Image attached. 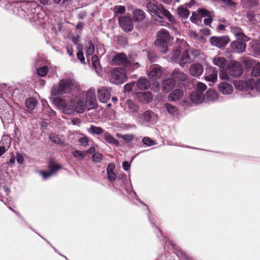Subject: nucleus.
<instances>
[{"label": "nucleus", "instance_id": "45", "mask_svg": "<svg viewBox=\"0 0 260 260\" xmlns=\"http://www.w3.org/2000/svg\"><path fill=\"white\" fill-rule=\"evenodd\" d=\"M125 142L129 143L134 139V136L133 134L123 135L120 136Z\"/></svg>", "mask_w": 260, "mask_h": 260}, {"label": "nucleus", "instance_id": "36", "mask_svg": "<svg viewBox=\"0 0 260 260\" xmlns=\"http://www.w3.org/2000/svg\"><path fill=\"white\" fill-rule=\"evenodd\" d=\"M127 107L131 112L136 113L138 111V107L131 100H127L125 103Z\"/></svg>", "mask_w": 260, "mask_h": 260}, {"label": "nucleus", "instance_id": "23", "mask_svg": "<svg viewBox=\"0 0 260 260\" xmlns=\"http://www.w3.org/2000/svg\"><path fill=\"white\" fill-rule=\"evenodd\" d=\"M198 11L202 17H207L204 20V23L206 25L210 24L212 21V12L204 9H199Z\"/></svg>", "mask_w": 260, "mask_h": 260}, {"label": "nucleus", "instance_id": "28", "mask_svg": "<svg viewBox=\"0 0 260 260\" xmlns=\"http://www.w3.org/2000/svg\"><path fill=\"white\" fill-rule=\"evenodd\" d=\"M218 96L217 91L214 89H211L206 92V95H205V100L206 101L214 102L217 100Z\"/></svg>", "mask_w": 260, "mask_h": 260}, {"label": "nucleus", "instance_id": "51", "mask_svg": "<svg viewBox=\"0 0 260 260\" xmlns=\"http://www.w3.org/2000/svg\"><path fill=\"white\" fill-rule=\"evenodd\" d=\"M92 66L94 68L96 73L98 74H99L100 72L101 71V67L99 61H96V62H95V63H93Z\"/></svg>", "mask_w": 260, "mask_h": 260}, {"label": "nucleus", "instance_id": "11", "mask_svg": "<svg viewBox=\"0 0 260 260\" xmlns=\"http://www.w3.org/2000/svg\"><path fill=\"white\" fill-rule=\"evenodd\" d=\"M120 26L124 31H130L133 28V23L129 16H123L119 18Z\"/></svg>", "mask_w": 260, "mask_h": 260}, {"label": "nucleus", "instance_id": "39", "mask_svg": "<svg viewBox=\"0 0 260 260\" xmlns=\"http://www.w3.org/2000/svg\"><path fill=\"white\" fill-rule=\"evenodd\" d=\"M73 155L78 160H82L86 156L85 151L74 150L72 152Z\"/></svg>", "mask_w": 260, "mask_h": 260}, {"label": "nucleus", "instance_id": "53", "mask_svg": "<svg viewBox=\"0 0 260 260\" xmlns=\"http://www.w3.org/2000/svg\"><path fill=\"white\" fill-rule=\"evenodd\" d=\"M107 177L109 180L111 182L116 180V175L114 172L107 173Z\"/></svg>", "mask_w": 260, "mask_h": 260}, {"label": "nucleus", "instance_id": "52", "mask_svg": "<svg viewBox=\"0 0 260 260\" xmlns=\"http://www.w3.org/2000/svg\"><path fill=\"white\" fill-rule=\"evenodd\" d=\"M128 67H132L133 68V70L138 68L140 67V64L138 62H132L131 59L128 60Z\"/></svg>", "mask_w": 260, "mask_h": 260}, {"label": "nucleus", "instance_id": "47", "mask_svg": "<svg viewBox=\"0 0 260 260\" xmlns=\"http://www.w3.org/2000/svg\"><path fill=\"white\" fill-rule=\"evenodd\" d=\"M114 11L117 14H124L125 12V8L123 6H117L114 7Z\"/></svg>", "mask_w": 260, "mask_h": 260}, {"label": "nucleus", "instance_id": "35", "mask_svg": "<svg viewBox=\"0 0 260 260\" xmlns=\"http://www.w3.org/2000/svg\"><path fill=\"white\" fill-rule=\"evenodd\" d=\"M25 104L27 108L32 110L34 109L36 106L37 102L36 100L34 98H29L26 100Z\"/></svg>", "mask_w": 260, "mask_h": 260}, {"label": "nucleus", "instance_id": "9", "mask_svg": "<svg viewBox=\"0 0 260 260\" xmlns=\"http://www.w3.org/2000/svg\"><path fill=\"white\" fill-rule=\"evenodd\" d=\"M254 81L253 79H249L247 81L237 80L234 82L235 88L243 91L253 90L254 89Z\"/></svg>", "mask_w": 260, "mask_h": 260}, {"label": "nucleus", "instance_id": "2", "mask_svg": "<svg viewBox=\"0 0 260 260\" xmlns=\"http://www.w3.org/2000/svg\"><path fill=\"white\" fill-rule=\"evenodd\" d=\"M83 92L80 89L78 82L74 79H63L59 82L56 85H54L51 90V94L53 96L62 95L71 93L77 94Z\"/></svg>", "mask_w": 260, "mask_h": 260}, {"label": "nucleus", "instance_id": "19", "mask_svg": "<svg viewBox=\"0 0 260 260\" xmlns=\"http://www.w3.org/2000/svg\"><path fill=\"white\" fill-rule=\"evenodd\" d=\"M162 75V71L160 67H154L148 73V76L149 78L155 81L161 77Z\"/></svg>", "mask_w": 260, "mask_h": 260}, {"label": "nucleus", "instance_id": "22", "mask_svg": "<svg viewBox=\"0 0 260 260\" xmlns=\"http://www.w3.org/2000/svg\"><path fill=\"white\" fill-rule=\"evenodd\" d=\"M183 94L184 93L182 90L179 89H175L168 95V99L169 101L175 102L181 99Z\"/></svg>", "mask_w": 260, "mask_h": 260}, {"label": "nucleus", "instance_id": "18", "mask_svg": "<svg viewBox=\"0 0 260 260\" xmlns=\"http://www.w3.org/2000/svg\"><path fill=\"white\" fill-rule=\"evenodd\" d=\"M135 98L142 103H150L153 100L152 94L150 91L138 92Z\"/></svg>", "mask_w": 260, "mask_h": 260}, {"label": "nucleus", "instance_id": "13", "mask_svg": "<svg viewBox=\"0 0 260 260\" xmlns=\"http://www.w3.org/2000/svg\"><path fill=\"white\" fill-rule=\"evenodd\" d=\"M49 170L48 172L43 171L40 172V174L42 175L44 179H46L54 175L58 170L61 169V166L57 163L50 162L49 164Z\"/></svg>", "mask_w": 260, "mask_h": 260}, {"label": "nucleus", "instance_id": "46", "mask_svg": "<svg viewBox=\"0 0 260 260\" xmlns=\"http://www.w3.org/2000/svg\"><path fill=\"white\" fill-rule=\"evenodd\" d=\"M142 142L144 144L149 146L155 145L154 141L149 137H144L142 140Z\"/></svg>", "mask_w": 260, "mask_h": 260}, {"label": "nucleus", "instance_id": "64", "mask_svg": "<svg viewBox=\"0 0 260 260\" xmlns=\"http://www.w3.org/2000/svg\"><path fill=\"white\" fill-rule=\"evenodd\" d=\"M43 5H47L51 4V0H38Z\"/></svg>", "mask_w": 260, "mask_h": 260}, {"label": "nucleus", "instance_id": "3", "mask_svg": "<svg viewBox=\"0 0 260 260\" xmlns=\"http://www.w3.org/2000/svg\"><path fill=\"white\" fill-rule=\"evenodd\" d=\"M147 9L149 13L151 15H156L160 18L166 16L171 23H175V19L172 14L162 6L156 5L153 3H149L147 4Z\"/></svg>", "mask_w": 260, "mask_h": 260}, {"label": "nucleus", "instance_id": "27", "mask_svg": "<svg viewBox=\"0 0 260 260\" xmlns=\"http://www.w3.org/2000/svg\"><path fill=\"white\" fill-rule=\"evenodd\" d=\"M213 63L219 68H224L226 64V60L223 57L216 56L212 58Z\"/></svg>", "mask_w": 260, "mask_h": 260}, {"label": "nucleus", "instance_id": "32", "mask_svg": "<svg viewBox=\"0 0 260 260\" xmlns=\"http://www.w3.org/2000/svg\"><path fill=\"white\" fill-rule=\"evenodd\" d=\"M172 77L174 80L185 81L187 79V75L183 72H181L178 69H175L172 73Z\"/></svg>", "mask_w": 260, "mask_h": 260}, {"label": "nucleus", "instance_id": "42", "mask_svg": "<svg viewBox=\"0 0 260 260\" xmlns=\"http://www.w3.org/2000/svg\"><path fill=\"white\" fill-rule=\"evenodd\" d=\"M155 116V114L150 111H147L143 114V118L146 121H150L151 119Z\"/></svg>", "mask_w": 260, "mask_h": 260}, {"label": "nucleus", "instance_id": "41", "mask_svg": "<svg viewBox=\"0 0 260 260\" xmlns=\"http://www.w3.org/2000/svg\"><path fill=\"white\" fill-rule=\"evenodd\" d=\"M94 51V47L91 42H89L86 46V54L87 55H92Z\"/></svg>", "mask_w": 260, "mask_h": 260}, {"label": "nucleus", "instance_id": "30", "mask_svg": "<svg viewBox=\"0 0 260 260\" xmlns=\"http://www.w3.org/2000/svg\"><path fill=\"white\" fill-rule=\"evenodd\" d=\"M103 138L107 143L111 145L117 146L119 144L118 141L108 132H104L103 135Z\"/></svg>", "mask_w": 260, "mask_h": 260}, {"label": "nucleus", "instance_id": "49", "mask_svg": "<svg viewBox=\"0 0 260 260\" xmlns=\"http://www.w3.org/2000/svg\"><path fill=\"white\" fill-rule=\"evenodd\" d=\"M247 18L250 22L253 23L257 21V16L252 12H249L247 14Z\"/></svg>", "mask_w": 260, "mask_h": 260}, {"label": "nucleus", "instance_id": "16", "mask_svg": "<svg viewBox=\"0 0 260 260\" xmlns=\"http://www.w3.org/2000/svg\"><path fill=\"white\" fill-rule=\"evenodd\" d=\"M128 60L124 53H118L113 57L112 63L114 64L122 65L125 67H128Z\"/></svg>", "mask_w": 260, "mask_h": 260}, {"label": "nucleus", "instance_id": "29", "mask_svg": "<svg viewBox=\"0 0 260 260\" xmlns=\"http://www.w3.org/2000/svg\"><path fill=\"white\" fill-rule=\"evenodd\" d=\"M87 131L91 135L98 136L104 134L105 132L104 130L101 127L93 125H90V126L87 128Z\"/></svg>", "mask_w": 260, "mask_h": 260}, {"label": "nucleus", "instance_id": "58", "mask_svg": "<svg viewBox=\"0 0 260 260\" xmlns=\"http://www.w3.org/2000/svg\"><path fill=\"white\" fill-rule=\"evenodd\" d=\"M17 162L19 164H23L24 161V157L21 154H18L16 157Z\"/></svg>", "mask_w": 260, "mask_h": 260}, {"label": "nucleus", "instance_id": "62", "mask_svg": "<svg viewBox=\"0 0 260 260\" xmlns=\"http://www.w3.org/2000/svg\"><path fill=\"white\" fill-rule=\"evenodd\" d=\"M86 152V155L87 154H94L95 152V148L94 147H91L89 149H88L87 151H85Z\"/></svg>", "mask_w": 260, "mask_h": 260}, {"label": "nucleus", "instance_id": "55", "mask_svg": "<svg viewBox=\"0 0 260 260\" xmlns=\"http://www.w3.org/2000/svg\"><path fill=\"white\" fill-rule=\"evenodd\" d=\"M131 165L130 163L126 161H124L122 162V167L124 171H128L130 169Z\"/></svg>", "mask_w": 260, "mask_h": 260}, {"label": "nucleus", "instance_id": "48", "mask_svg": "<svg viewBox=\"0 0 260 260\" xmlns=\"http://www.w3.org/2000/svg\"><path fill=\"white\" fill-rule=\"evenodd\" d=\"M102 154L96 152L92 156V160L95 162H100L102 159Z\"/></svg>", "mask_w": 260, "mask_h": 260}, {"label": "nucleus", "instance_id": "7", "mask_svg": "<svg viewBox=\"0 0 260 260\" xmlns=\"http://www.w3.org/2000/svg\"><path fill=\"white\" fill-rule=\"evenodd\" d=\"M240 61L246 68L252 67L251 73L252 76L257 77L260 76V62L248 57H242Z\"/></svg>", "mask_w": 260, "mask_h": 260}, {"label": "nucleus", "instance_id": "17", "mask_svg": "<svg viewBox=\"0 0 260 260\" xmlns=\"http://www.w3.org/2000/svg\"><path fill=\"white\" fill-rule=\"evenodd\" d=\"M218 89L222 94L225 95L232 94L234 89L232 85L227 81L221 82L218 84Z\"/></svg>", "mask_w": 260, "mask_h": 260}, {"label": "nucleus", "instance_id": "50", "mask_svg": "<svg viewBox=\"0 0 260 260\" xmlns=\"http://www.w3.org/2000/svg\"><path fill=\"white\" fill-rule=\"evenodd\" d=\"M219 78L224 80V81H229L230 80L229 76L228 74L226 73V72L225 71H221L219 73Z\"/></svg>", "mask_w": 260, "mask_h": 260}, {"label": "nucleus", "instance_id": "57", "mask_svg": "<svg viewBox=\"0 0 260 260\" xmlns=\"http://www.w3.org/2000/svg\"><path fill=\"white\" fill-rule=\"evenodd\" d=\"M135 84L134 83L126 84L124 86V90L125 91H131L133 89V85Z\"/></svg>", "mask_w": 260, "mask_h": 260}, {"label": "nucleus", "instance_id": "44", "mask_svg": "<svg viewBox=\"0 0 260 260\" xmlns=\"http://www.w3.org/2000/svg\"><path fill=\"white\" fill-rule=\"evenodd\" d=\"M78 142L83 146H87L88 145L89 139L85 135H82L81 137L78 139Z\"/></svg>", "mask_w": 260, "mask_h": 260}, {"label": "nucleus", "instance_id": "61", "mask_svg": "<svg viewBox=\"0 0 260 260\" xmlns=\"http://www.w3.org/2000/svg\"><path fill=\"white\" fill-rule=\"evenodd\" d=\"M70 39L73 42L76 44L79 41L80 37L79 36H73L70 37Z\"/></svg>", "mask_w": 260, "mask_h": 260}, {"label": "nucleus", "instance_id": "38", "mask_svg": "<svg viewBox=\"0 0 260 260\" xmlns=\"http://www.w3.org/2000/svg\"><path fill=\"white\" fill-rule=\"evenodd\" d=\"M77 49L78 50V52L77 53V57L78 59L82 63L85 64V58L84 57L83 53L82 52L83 46L81 44L77 45Z\"/></svg>", "mask_w": 260, "mask_h": 260}, {"label": "nucleus", "instance_id": "6", "mask_svg": "<svg viewBox=\"0 0 260 260\" xmlns=\"http://www.w3.org/2000/svg\"><path fill=\"white\" fill-rule=\"evenodd\" d=\"M157 39L155 44L160 48V50L165 53L167 50V42L169 41L170 35L168 31L164 29H160L157 34Z\"/></svg>", "mask_w": 260, "mask_h": 260}, {"label": "nucleus", "instance_id": "63", "mask_svg": "<svg viewBox=\"0 0 260 260\" xmlns=\"http://www.w3.org/2000/svg\"><path fill=\"white\" fill-rule=\"evenodd\" d=\"M254 87H255L257 91H260V79L258 80L256 83L254 82Z\"/></svg>", "mask_w": 260, "mask_h": 260}, {"label": "nucleus", "instance_id": "34", "mask_svg": "<svg viewBox=\"0 0 260 260\" xmlns=\"http://www.w3.org/2000/svg\"><path fill=\"white\" fill-rule=\"evenodd\" d=\"M164 107L166 109L167 112L171 115H176L178 114V108L171 104L166 103L164 104Z\"/></svg>", "mask_w": 260, "mask_h": 260}, {"label": "nucleus", "instance_id": "1", "mask_svg": "<svg viewBox=\"0 0 260 260\" xmlns=\"http://www.w3.org/2000/svg\"><path fill=\"white\" fill-rule=\"evenodd\" d=\"M83 92L73 93L71 100L67 101L64 99L55 98L53 100L54 104L67 115L73 114L75 112L82 113L85 111V105L83 102Z\"/></svg>", "mask_w": 260, "mask_h": 260}, {"label": "nucleus", "instance_id": "8", "mask_svg": "<svg viewBox=\"0 0 260 260\" xmlns=\"http://www.w3.org/2000/svg\"><path fill=\"white\" fill-rule=\"evenodd\" d=\"M125 72L119 68L113 70L112 72L111 82L115 84H122L126 80Z\"/></svg>", "mask_w": 260, "mask_h": 260}, {"label": "nucleus", "instance_id": "25", "mask_svg": "<svg viewBox=\"0 0 260 260\" xmlns=\"http://www.w3.org/2000/svg\"><path fill=\"white\" fill-rule=\"evenodd\" d=\"M175 81L173 78H169L165 80L162 83V90L168 92L170 91L175 86Z\"/></svg>", "mask_w": 260, "mask_h": 260}, {"label": "nucleus", "instance_id": "21", "mask_svg": "<svg viewBox=\"0 0 260 260\" xmlns=\"http://www.w3.org/2000/svg\"><path fill=\"white\" fill-rule=\"evenodd\" d=\"M204 68L200 63H193L189 68L190 74L194 77H199L201 75L203 72Z\"/></svg>", "mask_w": 260, "mask_h": 260}, {"label": "nucleus", "instance_id": "12", "mask_svg": "<svg viewBox=\"0 0 260 260\" xmlns=\"http://www.w3.org/2000/svg\"><path fill=\"white\" fill-rule=\"evenodd\" d=\"M210 42L212 46L221 48L229 42V38L226 36L212 37L210 39Z\"/></svg>", "mask_w": 260, "mask_h": 260}, {"label": "nucleus", "instance_id": "59", "mask_svg": "<svg viewBox=\"0 0 260 260\" xmlns=\"http://www.w3.org/2000/svg\"><path fill=\"white\" fill-rule=\"evenodd\" d=\"M115 165L111 163L109 164L108 166L107 169V173H110V172H114V170L115 169Z\"/></svg>", "mask_w": 260, "mask_h": 260}, {"label": "nucleus", "instance_id": "4", "mask_svg": "<svg viewBox=\"0 0 260 260\" xmlns=\"http://www.w3.org/2000/svg\"><path fill=\"white\" fill-rule=\"evenodd\" d=\"M170 59L172 62L179 63L182 67L191 61L187 48H185L182 54L179 49H176L172 53Z\"/></svg>", "mask_w": 260, "mask_h": 260}, {"label": "nucleus", "instance_id": "5", "mask_svg": "<svg viewBox=\"0 0 260 260\" xmlns=\"http://www.w3.org/2000/svg\"><path fill=\"white\" fill-rule=\"evenodd\" d=\"M206 88L207 86L205 84L199 82L197 85L196 90L191 92L190 94L191 101L195 104L202 103L205 99L203 92Z\"/></svg>", "mask_w": 260, "mask_h": 260}, {"label": "nucleus", "instance_id": "26", "mask_svg": "<svg viewBox=\"0 0 260 260\" xmlns=\"http://www.w3.org/2000/svg\"><path fill=\"white\" fill-rule=\"evenodd\" d=\"M137 86L141 90L148 89L150 87L149 81L145 78L141 77L137 82Z\"/></svg>", "mask_w": 260, "mask_h": 260}, {"label": "nucleus", "instance_id": "20", "mask_svg": "<svg viewBox=\"0 0 260 260\" xmlns=\"http://www.w3.org/2000/svg\"><path fill=\"white\" fill-rule=\"evenodd\" d=\"M245 41H235L231 44V47L233 51L237 53L243 52L246 48Z\"/></svg>", "mask_w": 260, "mask_h": 260}, {"label": "nucleus", "instance_id": "43", "mask_svg": "<svg viewBox=\"0 0 260 260\" xmlns=\"http://www.w3.org/2000/svg\"><path fill=\"white\" fill-rule=\"evenodd\" d=\"M48 72V68L47 66H44L37 69V74L40 76H45Z\"/></svg>", "mask_w": 260, "mask_h": 260}, {"label": "nucleus", "instance_id": "60", "mask_svg": "<svg viewBox=\"0 0 260 260\" xmlns=\"http://www.w3.org/2000/svg\"><path fill=\"white\" fill-rule=\"evenodd\" d=\"M224 24H219V25H218L217 29L218 30H224L225 29L226 25H228L229 23L225 20L224 21Z\"/></svg>", "mask_w": 260, "mask_h": 260}, {"label": "nucleus", "instance_id": "56", "mask_svg": "<svg viewBox=\"0 0 260 260\" xmlns=\"http://www.w3.org/2000/svg\"><path fill=\"white\" fill-rule=\"evenodd\" d=\"M71 123L74 125L79 126L81 123L80 120L78 118H74L71 119Z\"/></svg>", "mask_w": 260, "mask_h": 260}, {"label": "nucleus", "instance_id": "40", "mask_svg": "<svg viewBox=\"0 0 260 260\" xmlns=\"http://www.w3.org/2000/svg\"><path fill=\"white\" fill-rule=\"evenodd\" d=\"M72 1L73 0H52L54 3L58 4L62 7H67L71 4Z\"/></svg>", "mask_w": 260, "mask_h": 260}, {"label": "nucleus", "instance_id": "37", "mask_svg": "<svg viewBox=\"0 0 260 260\" xmlns=\"http://www.w3.org/2000/svg\"><path fill=\"white\" fill-rule=\"evenodd\" d=\"M177 13L180 17L184 18L188 17L189 14V11L186 8L182 7L178 8Z\"/></svg>", "mask_w": 260, "mask_h": 260}, {"label": "nucleus", "instance_id": "14", "mask_svg": "<svg viewBox=\"0 0 260 260\" xmlns=\"http://www.w3.org/2000/svg\"><path fill=\"white\" fill-rule=\"evenodd\" d=\"M97 96L101 102H107L111 96L110 88L104 87H101L98 91Z\"/></svg>", "mask_w": 260, "mask_h": 260}, {"label": "nucleus", "instance_id": "31", "mask_svg": "<svg viewBox=\"0 0 260 260\" xmlns=\"http://www.w3.org/2000/svg\"><path fill=\"white\" fill-rule=\"evenodd\" d=\"M133 17L135 21L141 22L145 18V13L140 9L135 10L133 11Z\"/></svg>", "mask_w": 260, "mask_h": 260}, {"label": "nucleus", "instance_id": "54", "mask_svg": "<svg viewBox=\"0 0 260 260\" xmlns=\"http://www.w3.org/2000/svg\"><path fill=\"white\" fill-rule=\"evenodd\" d=\"M199 19V15L194 13H193L192 15L191 16V17L190 18V20L192 22L195 23H198Z\"/></svg>", "mask_w": 260, "mask_h": 260}, {"label": "nucleus", "instance_id": "33", "mask_svg": "<svg viewBox=\"0 0 260 260\" xmlns=\"http://www.w3.org/2000/svg\"><path fill=\"white\" fill-rule=\"evenodd\" d=\"M206 81L212 82V83H215L217 81V72L215 70H212V72L210 74H206L205 76Z\"/></svg>", "mask_w": 260, "mask_h": 260}, {"label": "nucleus", "instance_id": "10", "mask_svg": "<svg viewBox=\"0 0 260 260\" xmlns=\"http://www.w3.org/2000/svg\"><path fill=\"white\" fill-rule=\"evenodd\" d=\"M84 105L85 108L86 107L88 110L95 109L96 107L97 104L94 91L92 90L87 91L86 96V105L84 104Z\"/></svg>", "mask_w": 260, "mask_h": 260}, {"label": "nucleus", "instance_id": "24", "mask_svg": "<svg viewBox=\"0 0 260 260\" xmlns=\"http://www.w3.org/2000/svg\"><path fill=\"white\" fill-rule=\"evenodd\" d=\"M231 31L237 39L242 40L243 41H248L249 40V38L243 34L242 30L239 27H233L231 28Z\"/></svg>", "mask_w": 260, "mask_h": 260}, {"label": "nucleus", "instance_id": "15", "mask_svg": "<svg viewBox=\"0 0 260 260\" xmlns=\"http://www.w3.org/2000/svg\"><path fill=\"white\" fill-rule=\"evenodd\" d=\"M228 72L230 75L233 77H238L242 73L241 64L239 62H235L228 68Z\"/></svg>", "mask_w": 260, "mask_h": 260}]
</instances>
